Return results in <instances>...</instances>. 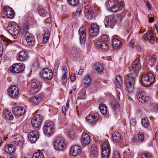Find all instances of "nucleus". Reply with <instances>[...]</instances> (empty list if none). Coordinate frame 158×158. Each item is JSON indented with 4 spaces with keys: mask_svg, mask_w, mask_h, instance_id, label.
<instances>
[{
    "mask_svg": "<svg viewBox=\"0 0 158 158\" xmlns=\"http://www.w3.org/2000/svg\"><path fill=\"white\" fill-rule=\"evenodd\" d=\"M98 118V115L96 113H92L86 117L87 121L91 124H94Z\"/></svg>",
    "mask_w": 158,
    "mask_h": 158,
    "instance_id": "nucleus-14",
    "label": "nucleus"
},
{
    "mask_svg": "<svg viewBox=\"0 0 158 158\" xmlns=\"http://www.w3.org/2000/svg\"><path fill=\"white\" fill-rule=\"evenodd\" d=\"M135 42V40L132 39L131 40L129 46V47L131 48H133L134 47V44Z\"/></svg>",
    "mask_w": 158,
    "mask_h": 158,
    "instance_id": "nucleus-54",
    "label": "nucleus"
},
{
    "mask_svg": "<svg viewBox=\"0 0 158 158\" xmlns=\"http://www.w3.org/2000/svg\"><path fill=\"white\" fill-rule=\"evenodd\" d=\"M27 58V54L24 51H22L19 52V58L21 61H23Z\"/></svg>",
    "mask_w": 158,
    "mask_h": 158,
    "instance_id": "nucleus-32",
    "label": "nucleus"
},
{
    "mask_svg": "<svg viewBox=\"0 0 158 158\" xmlns=\"http://www.w3.org/2000/svg\"><path fill=\"white\" fill-rule=\"evenodd\" d=\"M40 75L42 78L48 80H50L53 77L52 70L48 68L43 69L40 72Z\"/></svg>",
    "mask_w": 158,
    "mask_h": 158,
    "instance_id": "nucleus-5",
    "label": "nucleus"
},
{
    "mask_svg": "<svg viewBox=\"0 0 158 158\" xmlns=\"http://www.w3.org/2000/svg\"><path fill=\"white\" fill-rule=\"evenodd\" d=\"M141 157L142 158H152L150 155L146 154H142Z\"/></svg>",
    "mask_w": 158,
    "mask_h": 158,
    "instance_id": "nucleus-60",
    "label": "nucleus"
},
{
    "mask_svg": "<svg viewBox=\"0 0 158 158\" xmlns=\"http://www.w3.org/2000/svg\"><path fill=\"white\" fill-rule=\"evenodd\" d=\"M111 106L115 112H117L119 110V106L117 102H113L111 104Z\"/></svg>",
    "mask_w": 158,
    "mask_h": 158,
    "instance_id": "nucleus-41",
    "label": "nucleus"
},
{
    "mask_svg": "<svg viewBox=\"0 0 158 158\" xmlns=\"http://www.w3.org/2000/svg\"><path fill=\"white\" fill-rule=\"evenodd\" d=\"M49 31L48 30L45 31L44 32L43 37V41L44 43H47L49 39Z\"/></svg>",
    "mask_w": 158,
    "mask_h": 158,
    "instance_id": "nucleus-36",
    "label": "nucleus"
},
{
    "mask_svg": "<svg viewBox=\"0 0 158 158\" xmlns=\"http://www.w3.org/2000/svg\"><path fill=\"white\" fill-rule=\"evenodd\" d=\"M100 110L103 114H105L107 112V107L106 106L103 104H101L99 105Z\"/></svg>",
    "mask_w": 158,
    "mask_h": 158,
    "instance_id": "nucleus-35",
    "label": "nucleus"
},
{
    "mask_svg": "<svg viewBox=\"0 0 158 158\" xmlns=\"http://www.w3.org/2000/svg\"><path fill=\"white\" fill-rule=\"evenodd\" d=\"M31 92L32 94L38 93L40 91L41 88V83L37 80H32L31 82Z\"/></svg>",
    "mask_w": 158,
    "mask_h": 158,
    "instance_id": "nucleus-3",
    "label": "nucleus"
},
{
    "mask_svg": "<svg viewBox=\"0 0 158 158\" xmlns=\"http://www.w3.org/2000/svg\"><path fill=\"white\" fill-rule=\"evenodd\" d=\"M25 38L28 45H34L35 39L32 34L29 33H26L25 35Z\"/></svg>",
    "mask_w": 158,
    "mask_h": 158,
    "instance_id": "nucleus-21",
    "label": "nucleus"
},
{
    "mask_svg": "<svg viewBox=\"0 0 158 158\" xmlns=\"http://www.w3.org/2000/svg\"><path fill=\"white\" fill-rule=\"evenodd\" d=\"M102 40L105 42H106L109 40L108 36L107 35H103L102 37Z\"/></svg>",
    "mask_w": 158,
    "mask_h": 158,
    "instance_id": "nucleus-53",
    "label": "nucleus"
},
{
    "mask_svg": "<svg viewBox=\"0 0 158 158\" xmlns=\"http://www.w3.org/2000/svg\"><path fill=\"white\" fill-rule=\"evenodd\" d=\"M82 9V6H78L77 8L75 15L77 16H79L81 13Z\"/></svg>",
    "mask_w": 158,
    "mask_h": 158,
    "instance_id": "nucleus-51",
    "label": "nucleus"
},
{
    "mask_svg": "<svg viewBox=\"0 0 158 158\" xmlns=\"http://www.w3.org/2000/svg\"><path fill=\"white\" fill-rule=\"evenodd\" d=\"M76 79V75L75 74H72L70 77V79L72 81H74Z\"/></svg>",
    "mask_w": 158,
    "mask_h": 158,
    "instance_id": "nucleus-61",
    "label": "nucleus"
},
{
    "mask_svg": "<svg viewBox=\"0 0 158 158\" xmlns=\"http://www.w3.org/2000/svg\"><path fill=\"white\" fill-rule=\"evenodd\" d=\"M54 131V124L52 122H47L44 128V133L48 136L51 135Z\"/></svg>",
    "mask_w": 158,
    "mask_h": 158,
    "instance_id": "nucleus-4",
    "label": "nucleus"
},
{
    "mask_svg": "<svg viewBox=\"0 0 158 158\" xmlns=\"http://www.w3.org/2000/svg\"><path fill=\"white\" fill-rule=\"evenodd\" d=\"M115 16L116 17V22L118 21H121L122 17L121 15H118L116 16Z\"/></svg>",
    "mask_w": 158,
    "mask_h": 158,
    "instance_id": "nucleus-62",
    "label": "nucleus"
},
{
    "mask_svg": "<svg viewBox=\"0 0 158 158\" xmlns=\"http://www.w3.org/2000/svg\"><path fill=\"white\" fill-rule=\"evenodd\" d=\"M13 139L14 143L17 145L20 146L23 144V138L20 135H17L14 136Z\"/></svg>",
    "mask_w": 158,
    "mask_h": 158,
    "instance_id": "nucleus-25",
    "label": "nucleus"
},
{
    "mask_svg": "<svg viewBox=\"0 0 158 158\" xmlns=\"http://www.w3.org/2000/svg\"><path fill=\"white\" fill-rule=\"evenodd\" d=\"M153 16L152 14H149L148 15V18L149 19V22H152L154 20Z\"/></svg>",
    "mask_w": 158,
    "mask_h": 158,
    "instance_id": "nucleus-57",
    "label": "nucleus"
},
{
    "mask_svg": "<svg viewBox=\"0 0 158 158\" xmlns=\"http://www.w3.org/2000/svg\"><path fill=\"white\" fill-rule=\"evenodd\" d=\"M157 60V57L156 55H152L149 59V62L151 64L155 63Z\"/></svg>",
    "mask_w": 158,
    "mask_h": 158,
    "instance_id": "nucleus-45",
    "label": "nucleus"
},
{
    "mask_svg": "<svg viewBox=\"0 0 158 158\" xmlns=\"http://www.w3.org/2000/svg\"><path fill=\"white\" fill-rule=\"evenodd\" d=\"M41 99V96L40 95L37 94L35 96L31 98L30 100V101L33 103L37 104L39 102Z\"/></svg>",
    "mask_w": 158,
    "mask_h": 158,
    "instance_id": "nucleus-30",
    "label": "nucleus"
},
{
    "mask_svg": "<svg viewBox=\"0 0 158 158\" xmlns=\"http://www.w3.org/2000/svg\"><path fill=\"white\" fill-rule=\"evenodd\" d=\"M81 142L83 145H87L90 142V139L89 135L86 133H83L81 138Z\"/></svg>",
    "mask_w": 158,
    "mask_h": 158,
    "instance_id": "nucleus-19",
    "label": "nucleus"
},
{
    "mask_svg": "<svg viewBox=\"0 0 158 158\" xmlns=\"http://www.w3.org/2000/svg\"><path fill=\"white\" fill-rule=\"evenodd\" d=\"M85 13L86 16L89 19H92L94 17L93 12L91 8L88 6L85 7L84 9Z\"/></svg>",
    "mask_w": 158,
    "mask_h": 158,
    "instance_id": "nucleus-22",
    "label": "nucleus"
},
{
    "mask_svg": "<svg viewBox=\"0 0 158 158\" xmlns=\"http://www.w3.org/2000/svg\"><path fill=\"white\" fill-rule=\"evenodd\" d=\"M142 124L143 127H148L149 123L148 120L145 118H144L142 119Z\"/></svg>",
    "mask_w": 158,
    "mask_h": 158,
    "instance_id": "nucleus-44",
    "label": "nucleus"
},
{
    "mask_svg": "<svg viewBox=\"0 0 158 158\" xmlns=\"http://www.w3.org/2000/svg\"><path fill=\"white\" fill-rule=\"evenodd\" d=\"M121 42L118 39L113 38L112 45L114 48L118 49L120 48L121 46Z\"/></svg>",
    "mask_w": 158,
    "mask_h": 158,
    "instance_id": "nucleus-27",
    "label": "nucleus"
},
{
    "mask_svg": "<svg viewBox=\"0 0 158 158\" xmlns=\"http://www.w3.org/2000/svg\"><path fill=\"white\" fill-rule=\"evenodd\" d=\"M4 115L6 118L10 120H12L13 118V116L11 112L8 110H5L4 112Z\"/></svg>",
    "mask_w": 158,
    "mask_h": 158,
    "instance_id": "nucleus-40",
    "label": "nucleus"
},
{
    "mask_svg": "<svg viewBox=\"0 0 158 158\" xmlns=\"http://www.w3.org/2000/svg\"><path fill=\"white\" fill-rule=\"evenodd\" d=\"M39 137V134L36 130L30 132L28 135L29 140L32 143H35Z\"/></svg>",
    "mask_w": 158,
    "mask_h": 158,
    "instance_id": "nucleus-16",
    "label": "nucleus"
},
{
    "mask_svg": "<svg viewBox=\"0 0 158 158\" xmlns=\"http://www.w3.org/2000/svg\"><path fill=\"white\" fill-rule=\"evenodd\" d=\"M5 15L10 18H12L14 16L13 10L9 7H5L4 10Z\"/></svg>",
    "mask_w": 158,
    "mask_h": 158,
    "instance_id": "nucleus-26",
    "label": "nucleus"
},
{
    "mask_svg": "<svg viewBox=\"0 0 158 158\" xmlns=\"http://www.w3.org/2000/svg\"><path fill=\"white\" fill-rule=\"evenodd\" d=\"M42 122V116L38 114L33 117L31 120V124L33 127L37 128L41 125Z\"/></svg>",
    "mask_w": 158,
    "mask_h": 158,
    "instance_id": "nucleus-9",
    "label": "nucleus"
},
{
    "mask_svg": "<svg viewBox=\"0 0 158 158\" xmlns=\"http://www.w3.org/2000/svg\"><path fill=\"white\" fill-rule=\"evenodd\" d=\"M116 17L114 15H109L105 17L104 20L106 25L108 26H113L116 23Z\"/></svg>",
    "mask_w": 158,
    "mask_h": 158,
    "instance_id": "nucleus-10",
    "label": "nucleus"
},
{
    "mask_svg": "<svg viewBox=\"0 0 158 158\" xmlns=\"http://www.w3.org/2000/svg\"><path fill=\"white\" fill-rule=\"evenodd\" d=\"M135 78L132 74H128L124 76V85L125 89L129 92H131L133 90Z\"/></svg>",
    "mask_w": 158,
    "mask_h": 158,
    "instance_id": "nucleus-1",
    "label": "nucleus"
},
{
    "mask_svg": "<svg viewBox=\"0 0 158 158\" xmlns=\"http://www.w3.org/2000/svg\"><path fill=\"white\" fill-rule=\"evenodd\" d=\"M110 153V149L107 143H103L102 146V158H108Z\"/></svg>",
    "mask_w": 158,
    "mask_h": 158,
    "instance_id": "nucleus-13",
    "label": "nucleus"
},
{
    "mask_svg": "<svg viewBox=\"0 0 158 158\" xmlns=\"http://www.w3.org/2000/svg\"><path fill=\"white\" fill-rule=\"evenodd\" d=\"M112 158H121L119 153L118 152H114Z\"/></svg>",
    "mask_w": 158,
    "mask_h": 158,
    "instance_id": "nucleus-56",
    "label": "nucleus"
},
{
    "mask_svg": "<svg viewBox=\"0 0 158 158\" xmlns=\"http://www.w3.org/2000/svg\"><path fill=\"white\" fill-rule=\"evenodd\" d=\"M7 30L12 35H16L18 34L19 30L18 26L15 24H10L6 27Z\"/></svg>",
    "mask_w": 158,
    "mask_h": 158,
    "instance_id": "nucleus-8",
    "label": "nucleus"
},
{
    "mask_svg": "<svg viewBox=\"0 0 158 158\" xmlns=\"http://www.w3.org/2000/svg\"><path fill=\"white\" fill-rule=\"evenodd\" d=\"M112 138L114 141L117 143H120L123 141V137L118 132L115 131L113 133Z\"/></svg>",
    "mask_w": 158,
    "mask_h": 158,
    "instance_id": "nucleus-20",
    "label": "nucleus"
},
{
    "mask_svg": "<svg viewBox=\"0 0 158 158\" xmlns=\"http://www.w3.org/2000/svg\"><path fill=\"white\" fill-rule=\"evenodd\" d=\"M131 125L134 126L136 125V121L135 120H132L130 121Z\"/></svg>",
    "mask_w": 158,
    "mask_h": 158,
    "instance_id": "nucleus-64",
    "label": "nucleus"
},
{
    "mask_svg": "<svg viewBox=\"0 0 158 158\" xmlns=\"http://www.w3.org/2000/svg\"><path fill=\"white\" fill-rule=\"evenodd\" d=\"M26 111L25 108L20 106H15L12 109L13 114L18 116H21L24 115Z\"/></svg>",
    "mask_w": 158,
    "mask_h": 158,
    "instance_id": "nucleus-12",
    "label": "nucleus"
},
{
    "mask_svg": "<svg viewBox=\"0 0 158 158\" xmlns=\"http://www.w3.org/2000/svg\"><path fill=\"white\" fill-rule=\"evenodd\" d=\"M152 32H148L145 34L143 36L144 39L148 40H150V37L151 35H152Z\"/></svg>",
    "mask_w": 158,
    "mask_h": 158,
    "instance_id": "nucleus-52",
    "label": "nucleus"
},
{
    "mask_svg": "<svg viewBox=\"0 0 158 158\" xmlns=\"http://www.w3.org/2000/svg\"><path fill=\"white\" fill-rule=\"evenodd\" d=\"M96 45L98 47L104 50H107L108 49V46L105 43L99 42L97 43Z\"/></svg>",
    "mask_w": 158,
    "mask_h": 158,
    "instance_id": "nucleus-37",
    "label": "nucleus"
},
{
    "mask_svg": "<svg viewBox=\"0 0 158 158\" xmlns=\"http://www.w3.org/2000/svg\"><path fill=\"white\" fill-rule=\"evenodd\" d=\"M118 1L121 6H124L125 4L123 0H118Z\"/></svg>",
    "mask_w": 158,
    "mask_h": 158,
    "instance_id": "nucleus-63",
    "label": "nucleus"
},
{
    "mask_svg": "<svg viewBox=\"0 0 158 158\" xmlns=\"http://www.w3.org/2000/svg\"><path fill=\"white\" fill-rule=\"evenodd\" d=\"M94 69L97 73H100L103 71L104 67L102 64L98 63L95 65Z\"/></svg>",
    "mask_w": 158,
    "mask_h": 158,
    "instance_id": "nucleus-34",
    "label": "nucleus"
},
{
    "mask_svg": "<svg viewBox=\"0 0 158 158\" xmlns=\"http://www.w3.org/2000/svg\"><path fill=\"white\" fill-rule=\"evenodd\" d=\"M85 98V94L83 93H81L79 94L78 98L80 99H84Z\"/></svg>",
    "mask_w": 158,
    "mask_h": 158,
    "instance_id": "nucleus-59",
    "label": "nucleus"
},
{
    "mask_svg": "<svg viewBox=\"0 0 158 158\" xmlns=\"http://www.w3.org/2000/svg\"><path fill=\"white\" fill-rule=\"evenodd\" d=\"M69 4L72 6L77 5L79 3V0H68Z\"/></svg>",
    "mask_w": 158,
    "mask_h": 158,
    "instance_id": "nucleus-46",
    "label": "nucleus"
},
{
    "mask_svg": "<svg viewBox=\"0 0 158 158\" xmlns=\"http://www.w3.org/2000/svg\"><path fill=\"white\" fill-rule=\"evenodd\" d=\"M68 135L69 137L73 139L75 136V132L73 130H70L68 132Z\"/></svg>",
    "mask_w": 158,
    "mask_h": 158,
    "instance_id": "nucleus-49",
    "label": "nucleus"
},
{
    "mask_svg": "<svg viewBox=\"0 0 158 158\" xmlns=\"http://www.w3.org/2000/svg\"><path fill=\"white\" fill-rule=\"evenodd\" d=\"M8 95L11 98L16 97L19 93L18 87L16 85H12L9 87L7 89Z\"/></svg>",
    "mask_w": 158,
    "mask_h": 158,
    "instance_id": "nucleus-6",
    "label": "nucleus"
},
{
    "mask_svg": "<svg viewBox=\"0 0 158 158\" xmlns=\"http://www.w3.org/2000/svg\"><path fill=\"white\" fill-rule=\"evenodd\" d=\"M138 139L139 141L142 142L144 139V135L142 133H140L138 135Z\"/></svg>",
    "mask_w": 158,
    "mask_h": 158,
    "instance_id": "nucleus-55",
    "label": "nucleus"
},
{
    "mask_svg": "<svg viewBox=\"0 0 158 158\" xmlns=\"http://www.w3.org/2000/svg\"><path fill=\"white\" fill-rule=\"evenodd\" d=\"M70 152L72 156H77L81 152V147L77 145H74L71 147Z\"/></svg>",
    "mask_w": 158,
    "mask_h": 158,
    "instance_id": "nucleus-17",
    "label": "nucleus"
},
{
    "mask_svg": "<svg viewBox=\"0 0 158 158\" xmlns=\"http://www.w3.org/2000/svg\"><path fill=\"white\" fill-rule=\"evenodd\" d=\"M65 146L64 142L60 139L56 140L54 143V146L56 149L62 150Z\"/></svg>",
    "mask_w": 158,
    "mask_h": 158,
    "instance_id": "nucleus-18",
    "label": "nucleus"
},
{
    "mask_svg": "<svg viewBox=\"0 0 158 158\" xmlns=\"http://www.w3.org/2000/svg\"><path fill=\"white\" fill-rule=\"evenodd\" d=\"M141 66L139 62V59H137L132 64V69L134 71H135L140 69Z\"/></svg>",
    "mask_w": 158,
    "mask_h": 158,
    "instance_id": "nucleus-28",
    "label": "nucleus"
},
{
    "mask_svg": "<svg viewBox=\"0 0 158 158\" xmlns=\"http://www.w3.org/2000/svg\"><path fill=\"white\" fill-rule=\"evenodd\" d=\"M15 149L14 146L13 144H9L6 146L5 148V151L6 152H13Z\"/></svg>",
    "mask_w": 158,
    "mask_h": 158,
    "instance_id": "nucleus-33",
    "label": "nucleus"
},
{
    "mask_svg": "<svg viewBox=\"0 0 158 158\" xmlns=\"http://www.w3.org/2000/svg\"><path fill=\"white\" fill-rule=\"evenodd\" d=\"M155 77L151 73H143L141 79V83L145 86H149L153 82Z\"/></svg>",
    "mask_w": 158,
    "mask_h": 158,
    "instance_id": "nucleus-2",
    "label": "nucleus"
},
{
    "mask_svg": "<svg viewBox=\"0 0 158 158\" xmlns=\"http://www.w3.org/2000/svg\"><path fill=\"white\" fill-rule=\"evenodd\" d=\"M116 3L114 0H109L106 4V6L110 10L111 8L115 5Z\"/></svg>",
    "mask_w": 158,
    "mask_h": 158,
    "instance_id": "nucleus-39",
    "label": "nucleus"
},
{
    "mask_svg": "<svg viewBox=\"0 0 158 158\" xmlns=\"http://www.w3.org/2000/svg\"><path fill=\"white\" fill-rule=\"evenodd\" d=\"M61 79L63 83H66L67 79V73H64Z\"/></svg>",
    "mask_w": 158,
    "mask_h": 158,
    "instance_id": "nucleus-48",
    "label": "nucleus"
},
{
    "mask_svg": "<svg viewBox=\"0 0 158 158\" xmlns=\"http://www.w3.org/2000/svg\"><path fill=\"white\" fill-rule=\"evenodd\" d=\"M91 82V78L89 76L86 75L82 81L81 85L83 88H86L89 86Z\"/></svg>",
    "mask_w": 158,
    "mask_h": 158,
    "instance_id": "nucleus-24",
    "label": "nucleus"
},
{
    "mask_svg": "<svg viewBox=\"0 0 158 158\" xmlns=\"http://www.w3.org/2000/svg\"><path fill=\"white\" fill-rule=\"evenodd\" d=\"M114 82L117 87L120 88L121 87L122 82L121 77L119 75H118L116 76L115 78Z\"/></svg>",
    "mask_w": 158,
    "mask_h": 158,
    "instance_id": "nucleus-31",
    "label": "nucleus"
},
{
    "mask_svg": "<svg viewBox=\"0 0 158 158\" xmlns=\"http://www.w3.org/2000/svg\"><path fill=\"white\" fill-rule=\"evenodd\" d=\"M98 148L95 146H93L91 148V154L94 157L97 156L98 154Z\"/></svg>",
    "mask_w": 158,
    "mask_h": 158,
    "instance_id": "nucleus-38",
    "label": "nucleus"
},
{
    "mask_svg": "<svg viewBox=\"0 0 158 158\" xmlns=\"http://www.w3.org/2000/svg\"><path fill=\"white\" fill-rule=\"evenodd\" d=\"M25 66L23 64H15L10 67V70L12 73H19L24 69Z\"/></svg>",
    "mask_w": 158,
    "mask_h": 158,
    "instance_id": "nucleus-7",
    "label": "nucleus"
},
{
    "mask_svg": "<svg viewBox=\"0 0 158 158\" xmlns=\"http://www.w3.org/2000/svg\"><path fill=\"white\" fill-rule=\"evenodd\" d=\"M99 31V27L97 24L93 23L91 25V27L89 29V32L91 36H94L97 35Z\"/></svg>",
    "mask_w": 158,
    "mask_h": 158,
    "instance_id": "nucleus-15",
    "label": "nucleus"
},
{
    "mask_svg": "<svg viewBox=\"0 0 158 158\" xmlns=\"http://www.w3.org/2000/svg\"><path fill=\"white\" fill-rule=\"evenodd\" d=\"M137 97L138 100L143 103L147 102L149 99V97L146 96L145 92L142 90H139L137 92Z\"/></svg>",
    "mask_w": 158,
    "mask_h": 158,
    "instance_id": "nucleus-11",
    "label": "nucleus"
},
{
    "mask_svg": "<svg viewBox=\"0 0 158 158\" xmlns=\"http://www.w3.org/2000/svg\"><path fill=\"white\" fill-rule=\"evenodd\" d=\"M71 52L72 56L74 57L77 58L80 56V52L76 47H73L72 48Z\"/></svg>",
    "mask_w": 158,
    "mask_h": 158,
    "instance_id": "nucleus-29",
    "label": "nucleus"
},
{
    "mask_svg": "<svg viewBox=\"0 0 158 158\" xmlns=\"http://www.w3.org/2000/svg\"><path fill=\"white\" fill-rule=\"evenodd\" d=\"M38 12L39 15L43 17H45L47 13L46 10L45 9L41 7L39 8Z\"/></svg>",
    "mask_w": 158,
    "mask_h": 158,
    "instance_id": "nucleus-43",
    "label": "nucleus"
},
{
    "mask_svg": "<svg viewBox=\"0 0 158 158\" xmlns=\"http://www.w3.org/2000/svg\"><path fill=\"white\" fill-rule=\"evenodd\" d=\"M119 10V8L118 5H116V3L115 5H114L110 10L112 11L113 12H116L118 11Z\"/></svg>",
    "mask_w": 158,
    "mask_h": 158,
    "instance_id": "nucleus-50",
    "label": "nucleus"
},
{
    "mask_svg": "<svg viewBox=\"0 0 158 158\" xmlns=\"http://www.w3.org/2000/svg\"><path fill=\"white\" fill-rule=\"evenodd\" d=\"M32 158H44V157L43 153L37 152L33 154Z\"/></svg>",
    "mask_w": 158,
    "mask_h": 158,
    "instance_id": "nucleus-42",
    "label": "nucleus"
},
{
    "mask_svg": "<svg viewBox=\"0 0 158 158\" xmlns=\"http://www.w3.org/2000/svg\"><path fill=\"white\" fill-rule=\"evenodd\" d=\"M69 100H68L66 103V106H63L62 107L63 112L65 114H66V111L67 110L68 108H69Z\"/></svg>",
    "mask_w": 158,
    "mask_h": 158,
    "instance_id": "nucleus-47",
    "label": "nucleus"
},
{
    "mask_svg": "<svg viewBox=\"0 0 158 158\" xmlns=\"http://www.w3.org/2000/svg\"><path fill=\"white\" fill-rule=\"evenodd\" d=\"M156 39V36L155 34L152 32V35H151V36L150 37V40L154 41Z\"/></svg>",
    "mask_w": 158,
    "mask_h": 158,
    "instance_id": "nucleus-58",
    "label": "nucleus"
},
{
    "mask_svg": "<svg viewBox=\"0 0 158 158\" xmlns=\"http://www.w3.org/2000/svg\"><path fill=\"white\" fill-rule=\"evenodd\" d=\"M79 33L80 41L81 42H83L86 38L85 28L84 26H82L80 28Z\"/></svg>",
    "mask_w": 158,
    "mask_h": 158,
    "instance_id": "nucleus-23",
    "label": "nucleus"
}]
</instances>
